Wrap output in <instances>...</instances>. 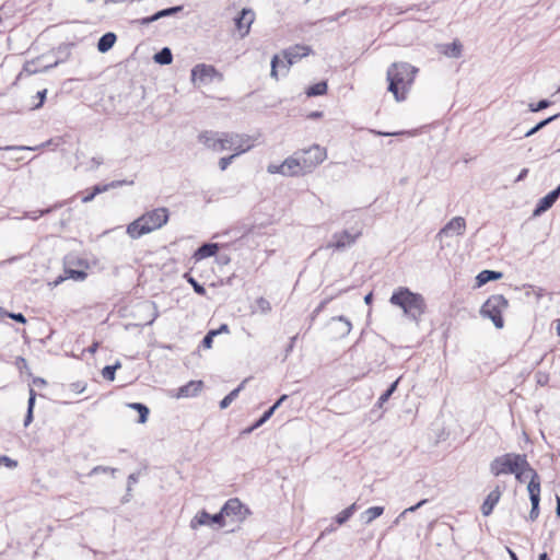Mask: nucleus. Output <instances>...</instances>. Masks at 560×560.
Segmentation results:
<instances>
[{
    "label": "nucleus",
    "mask_w": 560,
    "mask_h": 560,
    "mask_svg": "<svg viewBox=\"0 0 560 560\" xmlns=\"http://www.w3.org/2000/svg\"><path fill=\"white\" fill-rule=\"evenodd\" d=\"M558 117H560V114H556L553 116H550L541 121H539L537 125H535L532 129H529L527 132H525L524 137H532L539 130H541L544 127L549 125L551 121L556 120Z\"/></svg>",
    "instance_id": "nucleus-31"
},
{
    "label": "nucleus",
    "mask_w": 560,
    "mask_h": 560,
    "mask_svg": "<svg viewBox=\"0 0 560 560\" xmlns=\"http://www.w3.org/2000/svg\"><path fill=\"white\" fill-rule=\"evenodd\" d=\"M218 336V331H208V334L202 339V347L206 349H210L212 347L213 338Z\"/></svg>",
    "instance_id": "nucleus-42"
},
{
    "label": "nucleus",
    "mask_w": 560,
    "mask_h": 560,
    "mask_svg": "<svg viewBox=\"0 0 560 560\" xmlns=\"http://www.w3.org/2000/svg\"><path fill=\"white\" fill-rule=\"evenodd\" d=\"M223 514L234 522H243L250 511L237 498L229 499L222 506Z\"/></svg>",
    "instance_id": "nucleus-9"
},
{
    "label": "nucleus",
    "mask_w": 560,
    "mask_h": 560,
    "mask_svg": "<svg viewBox=\"0 0 560 560\" xmlns=\"http://www.w3.org/2000/svg\"><path fill=\"white\" fill-rule=\"evenodd\" d=\"M527 490L532 503V510L529 512V520L535 521L539 515V501H540V479L528 481Z\"/></svg>",
    "instance_id": "nucleus-14"
},
{
    "label": "nucleus",
    "mask_w": 560,
    "mask_h": 560,
    "mask_svg": "<svg viewBox=\"0 0 560 560\" xmlns=\"http://www.w3.org/2000/svg\"><path fill=\"white\" fill-rule=\"evenodd\" d=\"M466 231V221L463 217H454L436 234L435 238L442 242L445 237L460 236Z\"/></svg>",
    "instance_id": "nucleus-10"
},
{
    "label": "nucleus",
    "mask_w": 560,
    "mask_h": 560,
    "mask_svg": "<svg viewBox=\"0 0 560 560\" xmlns=\"http://www.w3.org/2000/svg\"><path fill=\"white\" fill-rule=\"evenodd\" d=\"M71 264L72 260L70 257H68L65 261V278L73 279L75 281H83L88 277V273L83 269H73Z\"/></svg>",
    "instance_id": "nucleus-21"
},
{
    "label": "nucleus",
    "mask_w": 560,
    "mask_h": 560,
    "mask_svg": "<svg viewBox=\"0 0 560 560\" xmlns=\"http://www.w3.org/2000/svg\"><path fill=\"white\" fill-rule=\"evenodd\" d=\"M278 62H279L278 56H273V58L271 60V73L270 74L275 79H278V71H277Z\"/></svg>",
    "instance_id": "nucleus-52"
},
{
    "label": "nucleus",
    "mask_w": 560,
    "mask_h": 560,
    "mask_svg": "<svg viewBox=\"0 0 560 560\" xmlns=\"http://www.w3.org/2000/svg\"><path fill=\"white\" fill-rule=\"evenodd\" d=\"M94 197H95V195H94L93 192H90V194L85 195V196L82 198V201H83L84 203L90 202V201H92V200L94 199Z\"/></svg>",
    "instance_id": "nucleus-64"
},
{
    "label": "nucleus",
    "mask_w": 560,
    "mask_h": 560,
    "mask_svg": "<svg viewBox=\"0 0 560 560\" xmlns=\"http://www.w3.org/2000/svg\"><path fill=\"white\" fill-rule=\"evenodd\" d=\"M219 249V245L215 243H205L195 253L197 260L214 256Z\"/></svg>",
    "instance_id": "nucleus-22"
},
{
    "label": "nucleus",
    "mask_w": 560,
    "mask_h": 560,
    "mask_svg": "<svg viewBox=\"0 0 560 560\" xmlns=\"http://www.w3.org/2000/svg\"><path fill=\"white\" fill-rule=\"evenodd\" d=\"M500 278H502V273L499 271L483 270V271L479 272L476 280H477L478 285L481 287L489 281L498 280Z\"/></svg>",
    "instance_id": "nucleus-26"
},
{
    "label": "nucleus",
    "mask_w": 560,
    "mask_h": 560,
    "mask_svg": "<svg viewBox=\"0 0 560 560\" xmlns=\"http://www.w3.org/2000/svg\"><path fill=\"white\" fill-rule=\"evenodd\" d=\"M389 303L400 307L404 314L417 324L427 308L424 298L420 293L412 292L405 287H400L393 292Z\"/></svg>",
    "instance_id": "nucleus-4"
},
{
    "label": "nucleus",
    "mask_w": 560,
    "mask_h": 560,
    "mask_svg": "<svg viewBox=\"0 0 560 560\" xmlns=\"http://www.w3.org/2000/svg\"><path fill=\"white\" fill-rule=\"evenodd\" d=\"M1 464L8 468H15L18 466V462L8 456H0V465Z\"/></svg>",
    "instance_id": "nucleus-47"
},
{
    "label": "nucleus",
    "mask_w": 560,
    "mask_h": 560,
    "mask_svg": "<svg viewBox=\"0 0 560 560\" xmlns=\"http://www.w3.org/2000/svg\"><path fill=\"white\" fill-rule=\"evenodd\" d=\"M490 471L493 476L503 474H514L518 481H522V475L530 474V481L539 478L535 469H533L527 460L526 455L508 453L495 457L490 463Z\"/></svg>",
    "instance_id": "nucleus-3"
},
{
    "label": "nucleus",
    "mask_w": 560,
    "mask_h": 560,
    "mask_svg": "<svg viewBox=\"0 0 560 560\" xmlns=\"http://www.w3.org/2000/svg\"><path fill=\"white\" fill-rule=\"evenodd\" d=\"M327 91V83L325 81H320L312 86H310L306 91L308 96H318L324 95Z\"/></svg>",
    "instance_id": "nucleus-33"
},
{
    "label": "nucleus",
    "mask_w": 560,
    "mask_h": 560,
    "mask_svg": "<svg viewBox=\"0 0 560 560\" xmlns=\"http://www.w3.org/2000/svg\"><path fill=\"white\" fill-rule=\"evenodd\" d=\"M302 163V160L300 159L299 155H295V153L292 156L287 158L283 161V176H299L307 174Z\"/></svg>",
    "instance_id": "nucleus-15"
},
{
    "label": "nucleus",
    "mask_w": 560,
    "mask_h": 560,
    "mask_svg": "<svg viewBox=\"0 0 560 560\" xmlns=\"http://www.w3.org/2000/svg\"><path fill=\"white\" fill-rule=\"evenodd\" d=\"M50 143H51V140L43 142L42 144H39L37 147L8 145V147L4 148V150H7V151H13V150H31V151H34V150H38V149H42V148H46Z\"/></svg>",
    "instance_id": "nucleus-37"
},
{
    "label": "nucleus",
    "mask_w": 560,
    "mask_h": 560,
    "mask_svg": "<svg viewBox=\"0 0 560 560\" xmlns=\"http://www.w3.org/2000/svg\"><path fill=\"white\" fill-rule=\"evenodd\" d=\"M153 60L159 65H170L173 61V55L168 47L162 48L159 52L153 56Z\"/></svg>",
    "instance_id": "nucleus-27"
},
{
    "label": "nucleus",
    "mask_w": 560,
    "mask_h": 560,
    "mask_svg": "<svg viewBox=\"0 0 560 560\" xmlns=\"http://www.w3.org/2000/svg\"><path fill=\"white\" fill-rule=\"evenodd\" d=\"M266 421H262V418L260 417L248 430L247 432H252L254 431L255 429L259 428L260 425H262Z\"/></svg>",
    "instance_id": "nucleus-57"
},
{
    "label": "nucleus",
    "mask_w": 560,
    "mask_h": 560,
    "mask_svg": "<svg viewBox=\"0 0 560 560\" xmlns=\"http://www.w3.org/2000/svg\"><path fill=\"white\" fill-rule=\"evenodd\" d=\"M183 9H184L183 5L166 8V9L155 12L154 14H152L150 16L139 19V20H137V22L141 25H149L162 18L175 15L176 13L183 11Z\"/></svg>",
    "instance_id": "nucleus-18"
},
{
    "label": "nucleus",
    "mask_w": 560,
    "mask_h": 560,
    "mask_svg": "<svg viewBox=\"0 0 560 560\" xmlns=\"http://www.w3.org/2000/svg\"><path fill=\"white\" fill-rule=\"evenodd\" d=\"M399 380L400 378H397L394 383H392L390 386L386 390L390 392V394H394V392L396 390L397 385L399 383Z\"/></svg>",
    "instance_id": "nucleus-63"
},
{
    "label": "nucleus",
    "mask_w": 560,
    "mask_h": 560,
    "mask_svg": "<svg viewBox=\"0 0 560 560\" xmlns=\"http://www.w3.org/2000/svg\"><path fill=\"white\" fill-rule=\"evenodd\" d=\"M357 510V504L353 503L351 504L350 506H348L347 509L342 510L337 516H336V522L339 524V525H342L345 524L352 515L353 513L355 512Z\"/></svg>",
    "instance_id": "nucleus-32"
},
{
    "label": "nucleus",
    "mask_w": 560,
    "mask_h": 560,
    "mask_svg": "<svg viewBox=\"0 0 560 560\" xmlns=\"http://www.w3.org/2000/svg\"><path fill=\"white\" fill-rule=\"evenodd\" d=\"M246 381L242 382L238 387L233 389L230 394H228L221 401H220V408L225 409L228 408L238 396L240 392L243 389L244 384Z\"/></svg>",
    "instance_id": "nucleus-29"
},
{
    "label": "nucleus",
    "mask_w": 560,
    "mask_h": 560,
    "mask_svg": "<svg viewBox=\"0 0 560 560\" xmlns=\"http://www.w3.org/2000/svg\"><path fill=\"white\" fill-rule=\"evenodd\" d=\"M445 54L450 57L458 58L462 54V44L458 42H453L451 45L447 46V50Z\"/></svg>",
    "instance_id": "nucleus-36"
},
{
    "label": "nucleus",
    "mask_w": 560,
    "mask_h": 560,
    "mask_svg": "<svg viewBox=\"0 0 560 560\" xmlns=\"http://www.w3.org/2000/svg\"><path fill=\"white\" fill-rule=\"evenodd\" d=\"M33 420V411L27 410V413L24 419V425L27 427Z\"/></svg>",
    "instance_id": "nucleus-60"
},
{
    "label": "nucleus",
    "mask_w": 560,
    "mask_h": 560,
    "mask_svg": "<svg viewBox=\"0 0 560 560\" xmlns=\"http://www.w3.org/2000/svg\"><path fill=\"white\" fill-rule=\"evenodd\" d=\"M360 235L361 231H355L354 233H351L348 230L336 232L331 235V240L327 243L326 248L343 250L353 245Z\"/></svg>",
    "instance_id": "nucleus-8"
},
{
    "label": "nucleus",
    "mask_w": 560,
    "mask_h": 560,
    "mask_svg": "<svg viewBox=\"0 0 560 560\" xmlns=\"http://www.w3.org/2000/svg\"><path fill=\"white\" fill-rule=\"evenodd\" d=\"M256 310L262 314H267L271 311L270 302L265 298H258L255 302Z\"/></svg>",
    "instance_id": "nucleus-34"
},
{
    "label": "nucleus",
    "mask_w": 560,
    "mask_h": 560,
    "mask_svg": "<svg viewBox=\"0 0 560 560\" xmlns=\"http://www.w3.org/2000/svg\"><path fill=\"white\" fill-rule=\"evenodd\" d=\"M288 398L287 395H282L273 405L272 407H275V409L277 410L281 404Z\"/></svg>",
    "instance_id": "nucleus-62"
},
{
    "label": "nucleus",
    "mask_w": 560,
    "mask_h": 560,
    "mask_svg": "<svg viewBox=\"0 0 560 560\" xmlns=\"http://www.w3.org/2000/svg\"><path fill=\"white\" fill-rule=\"evenodd\" d=\"M187 281L191 284V287L194 288V291L199 294V295H205L206 294V289L203 285H201L198 281H196L195 278L190 277V276H187Z\"/></svg>",
    "instance_id": "nucleus-39"
},
{
    "label": "nucleus",
    "mask_w": 560,
    "mask_h": 560,
    "mask_svg": "<svg viewBox=\"0 0 560 560\" xmlns=\"http://www.w3.org/2000/svg\"><path fill=\"white\" fill-rule=\"evenodd\" d=\"M198 140L209 150L214 152L232 150L235 155H241L254 147L253 137L236 132L207 130L198 136Z\"/></svg>",
    "instance_id": "nucleus-1"
},
{
    "label": "nucleus",
    "mask_w": 560,
    "mask_h": 560,
    "mask_svg": "<svg viewBox=\"0 0 560 560\" xmlns=\"http://www.w3.org/2000/svg\"><path fill=\"white\" fill-rule=\"evenodd\" d=\"M107 471H112V472H115V469L114 468H109V467H105V466H95L90 472H89V476H93V475H96V474H100V472H107Z\"/></svg>",
    "instance_id": "nucleus-48"
},
{
    "label": "nucleus",
    "mask_w": 560,
    "mask_h": 560,
    "mask_svg": "<svg viewBox=\"0 0 560 560\" xmlns=\"http://www.w3.org/2000/svg\"><path fill=\"white\" fill-rule=\"evenodd\" d=\"M328 334L332 339L348 336L352 329L350 320L345 316L332 317L327 325Z\"/></svg>",
    "instance_id": "nucleus-11"
},
{
    "label": "nucleus",
    "mask_w": 560,
    "mask_h": 560,
    "mask_svg": "<svg viewBox=\"0 0 560 560\" xmlns=\"http://www.w3.org/2000/svg\"><path fill=\"white\" fill-rule=\"evenodd\" d=\"M116 39H117L116 35L112 32H108V33L104 34L103 36H101V38L97 42L98 51H101V52L108 51L116 43Z\"/></svg>",
    "instance_id": "nucleus-23"
},
{
    "label": "nucleus",
    "mask_w": 560,
    "mask_h": 560,
    "mask_svg": "<svg viewBox=\"0 0 560 560\" xmlns=\"http://www.w3.org/2000/svg\"><path fill=\"white\" fill-rule=\"evenodd\" d=\"M501 498V491L499 487H495L485 499L482 505H481V513L483 516H489L497 503L499 502Z\"/></svg>",
    "instance_id": "nucleus-19"
},
{
    "label": "nucleus",
    "mask_w": 560,
    "mask_h": 560,
    "mask_svg": "<svg viewBox=\"0 0 560 560\" xmlns=\"http://www.w3.org/2000/svg\"><path fill=\"white\" fill-rule=\"evenodd\" d=\"M427 502H428V500H427V499H423V500L419 501L416 505H412V506H410V508L405 509V510L399 514V517H405L408 513H413V512H416L419 508H421L422 505H424Z\"/></svg>",
    "instance_id": "nucleus-44"
},
{
    "label": "nucleus",
    "mask_w": 560,
    "mask_h": 560,
    "mask_svg": "<svg viewBox=\"0 0 560 560\" xmlns=\"http://www.w3.org/2000/svg\"><path fill=\"white\" fill-rule=\"evenodd\" d=\"M16 364H18V366H19L20 369H23V368H26V366H27V361H26L24 358L19 357V358L16 359Z\"/></svg>",
    "instance_id": "nucleus-61"
},
{
    "label": "nucleus",
    "mask_w": 560,
    "mask_h": 560,
    "mask_svg": "<svg viewBox=\"0 0 560 560\" xmlns=\"http://www.w3.org/2000/svg\"><path fill=\"white\" fill-rule=\"evenodd\" d=\"M203 525H211V515L206 510L198 512L190 521V527L192 529Z\"/></svg>",
    "instance_id": "nucleus-24"
},
{
    "label": "nucleus",
    "mask_w": 560,
    "mask_h": 560,
    "mask_svg": "<svg viewBox=\"0 0 560 560\" xmlns=\"http://www.w3.org/2000/svg\"><path fill=\"white\" fill-rule=\"evenodd\" d=\"M225 514H223V509L214 515H211V524H218L220 527H223L225 525L224 518Z\"/></svg>",
    "instance_id": "nucleus-43"
},
{
    "label": "nucleus",
    "mask_w": 560,
    "mask_h": 560,
    "mask_svg": "<svg viewBox=\"0 0 560 560\" xmlns=\"http://www.w3.org/2000/svg\"><path fill=\"white\" fill-rule=\"evenodd\" d=\"M129 408L136 410L137 412H139V420L138 422L139 423H145L147 420H148V416H149V408L141 404V402H130L127 405Z\"/></svg>",
    "instance_id": "nucleus-28"
},
{
    "label": "nucleus",
    "mask_w": 560,
    "mask_h": 560,
    "mask_svg": "<svg viewBox=\"0 0 560 560\" xmlns=\"http://www.w3.org/2000/svg\"><path fill=\"white\" fill-rule=\"evenodd\" d=\"M527 174H528V168H523V170L520 172L518 176L516 177L515 182H521V180H523V179L527 176Z\"/></svg>",
    "instance_id": "nucleus-59"
},
{
    "label": "nucleus",
    "mask_w": 560,
    "mask_h": 560,
    "mask_svg": "<svg viewBox=\"0 0 560 560\" xmlns=\"http://www.w3.org/2000/svg\"><path fill=\"white\" fill-rule=\"evenodd\" d=\"M559 196L560 185L538 201L533 214L537 217L549 210L555 205Z\"/></svg>",
    "instance_id": "nucleus-16"
},
{
    "label": "nucleus",
    "mask_w": 560,
    "mask_h": 560,
    "mask_svg": "<svg viewBox=\"0 0 560 560\" xmlns=\"http://www.w3.org/2000/svg\"><path fill=\"white\" fill-rule=\"evenodd\" d=\"M57 208V206H54V207H50V208H47V209H44V210H36V211H32V212H25L24 214V218H30L31 220H37L39 219L40 217H43L44 214H47L49 212L52 211V209Z\"/></svg>",
    "instance_id": "nucleus-38"
},
{
    "label": "nucleus",
    "mask_w": 560,
    "mask_h": 560,
    "mask_svg": "<svg viewBox=\"0 0 560 560\" xmlns=\"http://www.w3.org/2000/svg\"><path fill=\"white\" fill-rule=\"evenodd\" d=\"M255 21V12L252 9L244 8L234 19L235 27L241 38L246 37L250 32V26Z\"/></svg>",
    "instance_id": "nucleus-12"
},
{
    "label": "nucleus",
    "mask_w": 560,
    "mask_h": 560,
    "mask_svg": "<svg viewBox=\"0 0 560 560\" xmlns=\"http://www.w3.org/2000/svg\"><path fill=\"white\" fill-rule=\"evenodd\" d=\"M418 68L408 62H394L386 72L388 81V91L393 93L397 102L406 100V95L411 89Z\"/></svg>",
    "instance_id": "nucleus-2"
},
{
    "label": "nucleus",
    "mask_w": 560,
    "mask_h": 560,
    "mask_svg": "<svg viewBox=\"0 0 560 560\" xmlns=\"http://www.w3.org/2000/svg\"><path fill=\"white\" fill-rule=\"evenodd\" d=\"M236 156H237V155H235V152H234L233 154H231V155H229V156H223V158H221V159L219 160V163H218L219 168H220L221 171H225V170L229 167V165L233 162V160H234Z\"/></svg>",
    "instance_id": "nucleus-40"
},
{
    "label": "nucleus",
    "mask_w": 560,
    "mask_h": 560,
    "mask_svg": "<svg viewBox=\"0 0 560 560\" xmlns=\"http://www.w3.org/2000/svg\"><path fill=\"white\" fill-rule=\"evenodd\" d=\"M168 221V210L156 208L145 212L127 226V234L131 238H139L154 230L162 228Z\"/></svg>",
    "instance_id": "nucleus-5"
},
{
    "label": "nucleus",
    "mask_w": 560,
    "mask_h": 560,
    "mask_svg": "<svg viewBox=\"0 0 560 560\" xmlns=\"http://www.w3.org/2000/svg\"><path fill=\"white\" fill-rule=\"evenodd\" d=\"M550 104L551 103L548 100H541L537 104H529V110L536 113L549 107Z\"/></svg>",
    "instance_id": "nucleus-41"
},
{
    "label": "nucleus",
    "mask_w": 560,
    "mask_h": 560,
    "mask_svg": "<svg viewBox=\"0 0 560 560\" xmlns=\"http://www.w3.org/2000/svg\"><path fill=\"white\" fill-rule=\"evenodd\" d=\"M211 331H218V335L222 334V332H229L230 329H229V326L226 324H222L218 329H212Z\"/></svg>",
    "instance_id": "nucleus-58"
},
{
    "label": "nucleus",
    "mask_w": 560,
    "mask_h": 560,
    "mask_svg": "<svg viewBox=\"0 0 560 560\" xmlns=\"http://www.w3.org/2000/svg\"><path fill=\"white\" fill-rule=\"evenodd\" d=\"M267 172L269 174H281V175H283V172H284L283 162L281 164H269L267 166Z\"/></svg>",
    "instance_id": "nucleus-45"
},
{
    "label": "nucleus",
    "mask_w": 560,
    "mask_h": 560,
    "mask_svg": "<svg viewBox=\"0 0 560 560\" xmlns=\"http://www.w3.org/2000/svg\"><path fill=\"white\" fill-rule=\"evenodd\" d=\"M8 316L18 323H26V318L22 313H8Z\"/></svg>",
    "instance_id": "nucleus-50"
},
{
    "label": "nucleus",
    "mask_w": 560,
    "mask_h": 560,
    "mask_svg": "<svg viewBox=\"0 0 560 560\" xmlns=\"http://www.w3.org/2000/svg\"><path fill=\"white\" fill-rule=\"evenodd\" d=\"M124 184H128V182H126V180H114V182H112L109 184H106V185H95L93 187L92 192L96 196V195H98L101 192L107 191L110 188H116V187L122 186ZM129 184H132V182H129Z\"/></svg>",
    "instance_id": "nucleus-30"
},
{
    "label": "nucleus",
    "mask_w": 560,
    "mask_h": 560,
    "mask_svg": "<svg viewBox=\"0 0 560 560\" xmlns=\"http://www.w3.org/2000/svg\"><path fill=\"white\" fill-rule=\"evenodd\" d=\"M215 77L222 78V75L217 71L213 66L200 63L192 68L191 70V80L194 82L199 81L200 83H209Z\"/></svg>",
    "instance_id": "nucleus-13"
},
{
    "label": "nucleus",
    "mask_w": 560,
    "mask_h": 560,
    "mask_svg": "<svg viewBox=\"0 0 560 560\" xmlns=\"http://www.w3.org/2000/svg\"><path fill=\"white\" fill-rule=\"evenodd\" d=\"M103 163L101 158H92L90 170H96Z\"/></svg>",
    "instance_id": "nucleus-55"
},
{
    "label": "nucleus",
    "mask_w": 560,
    "mask_h": 560,
    "mask_svg": "<svg viewBox=\"0 0 560 560\" xmlns=\"http://www.w3.org/2000/svg\"><path fill=\"white\" fill-rule=\"evenodd\" d=\"M393 394H390V392L388 390H385L378 398V401H377V406L378 407H383V405L389 399V397L392 396Z\"/></svg>",
    "instance_id": "nucleus-54"
},
{
    "label": "nucleus",
    "mask_w": 560,
    "mask_h": 560,
    "mask_svg": "<svg viewBox=\"0 0 560 560\" xmlns=\"http://www.w3.org/2000/svg\"><path fill=\"white\" fill-rule=\"evenodd\" d=\"M295 155H299L302 160L304 170H306L307 173H311L315 167H317L326 160L327 152L326 149L319 147L318 144H314L308 149L296 151Z\"/></svg>",
    "instance_id": "nucleus-7"
},
{
    "label": "nucleus",
    "mask_w": 560,
    "mask_h": 560,
    "mask_svg": "<svg viewBox=\"0 0 560 560\" xmlns=\"http://www.w3.org/2000/svg\"><path fill=\"white\" fill-rule=\"evenodd\" d=\"M46 94H47L46 89L37 92L36 98H38V102L33 106L34 109H37L43 106L45 98H46Z\"/></svg>",
    "instance_id": "nucleus-46"
},
{
    "label": "nucleus",
    "mask_w": 560,
    "mask_h": 560,
    "mask_svg": "<svg viewBox=\"0 0 560 560\" xmlns=\"http://www.w3.org/2000/svg\"><path fill=\"white\" fill-rule=\"evenodd\" d=\"M330 300L331 299H326L322 301L318 304V306L313 311L312 318L316 317L325 308V306L329 303Z\"/></svg>",
    "instance_id": "nucleus-49"
},
{
    "label": "nucleus",
    "mask_w": 560,
    "mask_h": 560,
    "mask_svg": "<svg viewBox=\"0 0 560 560\" xmlns=\"http://www.w3.org/2000/svg\"><path fill=\"white\" fill-rule=\"evenodd\" d=\"M509 306L508 300L501 294L491 295L481 306L480 314L492 320L493 325L501 329L504 326L502 312Z\"/></svg>",
    "instance_id": "nucleus-6"
},
{
    "label": "nucleus",
    "mask_w": 560,
    "mask_h": 560,
    "mask_svg": "<svg viewBox=\"0 0 560 560\" xmlns=\"http://www.w3.org/2000/svg\"><path fill=\"white\" fill-rule=\"evenodd\" d=\"M276 411L275 407H270L267 411L264 412V415L261 416L262 418V421H267L272 415L273 412Z\"/></svg>",
    "instance_id": "nucleus-56"
},
{
    "label": "nucleus",
    "mask_w": 560,
    "mask_h": 560,
    "mask_svg": "<svg viewBox=\"0 0 560 560\" xmlns=\"http://www.w3.org/2000/svg\"><path fill=\"white\" fill-rule=\"evenodd\" d=\"M85 384L81 382L72 383L71 389L78 394L83 393L85 390Z\"/></svg>",
    "instance_id": "nucleus-53"
},
{
    "label": "nucleus",
    "mask_w": 560,
    "mask_h": 560,
    "mask_svg": "<svg viewBox=\"0 0 560 560\" xmlns=\"http://www.w3.org/2000/svg\"><path fill=\"white\" fill-rule=\"evenodd\" d=\"M202 386H203V383L201 381H190L186 385L180 386L178 388L176 397L177 398L194 397L201 390Z\"/></svg>",
    "instance_id": "nucleus-20"
},
{
    "label": "nucleus",
    "mask_w": 560,
    "mask_h": 560,
    "mask_svg": "<svg viewBox=\"0 0 560 560\" xmlns=\"http://www.w3.org/2000/svg\"><path fill=\"white\" fill-rule=\"evenodd\" d=\"M120 368V363H116L115 365H106L102 370V376L107 381H114L115 380V372L116 370Z\"/></svg>",
    "instance_id": "nucleus-35"
},
{
    "label": "nucleus",
    "mask_w": 560,
    "mask_h": 560,
    "mask_svg": "<svg viewBox=\"0 0 560 560\" xmlns=\"http://www.w3.org/2000/svg\"><path fill=\"white\" fill-rule=\"evenodd\" d=\"M384 513L383 506H372L361 514V518L365 524H371L375 518Z\"/></svg>",
    "instance_id": "nucleus-25"
},
{
    "label": "nucleus",
    "mask_w": 560,
    "mask_h": 560,
    "mask_svg": "<svg viewBox=\"0 0 560 560\" xmlns=\"http://www.w3.org/2000/svg\"><path fill=\"white\" fill-rule=\"evenodd\" d=\"M36 393L33 388H30V398L27 401V410L33 411L35 405Z\"/></svg>",
    "instance_id": "nucleus-51"
},
{
    "label": "nucleus",
    "mask_w": 560,
    "mask_h": 560,
    "mask_svg": "<svg viewBox=\"0 0 560 560\" xmlns=\"http://www.w3.org/2000/svg\"><path fill=\"white\" fill-rule=\"evenodd\" d=\"M312 49L310 46L305 45H295L293 47L288 48L283 51V56L287 59L289 66L298 62L303 57H306L311 54Z\"/></svg>",
    "instance_id": "nucleus-17"
}]
</instances>
